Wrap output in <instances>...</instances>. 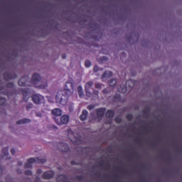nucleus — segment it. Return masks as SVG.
Instances as JSON below:
<instances>
[{
	"mask_svg": "<svg viewBox=\"0 0 182 182\" xmlns=\"http://www.w3.org/2000/svg\"><path fill=\"white\" fill-rule=\"evenodd\" d=\"M114 121L116 122V123H120L122 122V118L117 117H115Z\"/></svg>",
	"mask_w": 182,
	"mask_h": 182,
	"instance_id": "obj_33",
	"label": "nucleus"
},
{
	"mask_svg": "<svg viewBox=\"0 0 182 182\" xmlns=\"http://www.w3.org/2000/svg\"><path fill=\"white\" fill-rule=\"evenodd\" d=\"M96 114L97 115L98 119L102 120L103 117H105V114L106 113V108L101 107L95 109Z\"/></svg>",
	"mask_w": 182,
	"mask_h": 182,
	"instance_id": "obj_6",
	"label": "nucleus"
},
{
	"mask_svg": "<svg viewBox=\"0 0 182 182\" xmlns=\"http://www.w3.org/2000/svg\"><path fill=\"white\" fill-rule=\"evenodd\" d=\"M54 120L58 126H62V124H67V123H69V116L63 115L62 117H60V118L54 117Z\"/></svg>",
	"mask_w": 182,
	"mask_h": 182,
	"instance_id": "obj_5",
	"label": "nucleus"
},
{
	"mask_svg": "<svg viewBox=\"0 0 182 182\" xmlns=\"http://www.w3.org/2000/svg\"><path fill=\"white\" fill-rule=\"evenodd\" d=\"M125 173H126V174H129V172L126 171Z\"/></svg>",
	"mask_w": 182,
	"mask_h": 182,
	"instance_id": "obj_49",
	"label": "nucleus"
},
{
	"mask_svg": "<svg viewBox=\"0 0 182 182\" xmlns=\"http://www.w3.org/2000/svg\"><path fill=\"white\" fill-rule=\"evenodd\" d=\"M57 180L58 182H70L68 181V176L63 174L60 175Z\"/></svg>",
	"mask_w": 182,
	"mask_h": 182,
	"instance_id": "obj_16",
	"label": "nucleus"
},
{
	"mask_svg": "<svg viewBox=\"0 0 182 182\" xmlns=\"http://www.w3.org/2000/svg\"><path fill=\"white\" fill-rule=\"evenodd\" d=\"M59 146V149L61 151H63V153H68V151H69V145H68V144L60 142Z\"/></svg>",
	"mask_w": 182,
	"mask_h": 182,
	"instance_id": "obj_11",
	"label": "nucleus"
},
{
	"mask_svg": "<svg viewBox=\"0 0 182 182\" xmlns=\"http://www.w3.org/2000/svg\"><path fill=\"white\" fill-rule=\"evenodd\" d=\"M93 85V81H89L85 84V89H90Z\"/></svg>",
	"mask_w": 182,
	"mask_h": 182,
	"instance_id": "obj_23",
	"label": "nucleus"
},
{
	"mask_svg": "<svg viewBox=\"0 0 182 182\" xmlns=\"http://www.w3.org/2000/svg\"><path fill=\"white\" fill-rule=\"evenodd\" d=\"M42 114H38V113H36V116L38 117H41Z\"/></svg>",
	"mask_w": 182,
	"mask_h": 182,
	"instance_id": "obj_46",
	"label": "nucleus"
},
{
	"mask_svg": "<svg viewBox=\"0 0 182 182\" xmlns=\"http://www.w3.org/2000/svg\"><path fill=\"white\" fill-rule=\"evenodd\" d=\"M100 167H103V166H105V164H103V163H100Z\"/></svg>",
	"mask_w": 182,
	"mask_h": 182,
	"instance_id": "obj_47",
	"label": "nucleus"
},
{
	"mask_svg": "<svg viewBox=\"0 0 182 182\" xmlns=\"http://www.w3.org/2000/svg\"><path fill=\"white\" fill-rule=\"evenodd\" d=\"M29 80V77L28 75H25L22 77L19 80H18V86H25L26 87L28 83V80Z\"/></svg>",
	"mask_w": 182,
	"mask_h": 182,
	"instance_id": "obj_10",
	"label": "nucleus"
},
{
	"mask_svg": "<svg viewBox=\"0 0 182 182\" xmlns=\"http://www.w3.org/2000/svg\"><path fill=\"white\" fill-rule=\"evenodd\" d=\"M36 173H37V174H42V170L41 169H38Z\"/></svg>",
	"mask_w": 182,
	"mask_h": 182,
	"instance_id": "obj_43",
	"label": "nucleus"
},
{
	"mask_svg": "<svg viewBox=\"0 0 182 182\" xmlns=\"http://www.w3.org/2000/svg\"><path fill=\"white\" fill-rule=\"evenodd\" d=\"M120 99H122V95H120V94H116L114 96V102H119Z\"/></svg>",
	"mask_w": 182,
	"mask_h": 182,
	"instance_id": "obj_22",
	"label": "nucleus"
},
{
	"mask_svg": "<svg viewBox=\"0 0 182 182\" xmlns=\"http://www.w3.org/2000/svg\"><path fill=\"white\" fill-rule=\"evenodd\" d=\"M93 95L95 97H96L97 99H99V90H94Z\"/></svg>",
	"mask_w": 182,
	"mask_h": 182,
	"instance_id": "obj_28",
	"label": "nucleus"
},
{
	"mask_svg": "<svg viewBox=\"0 0 182 182\" xmlns=\"http://www.w3.org/2000/svg\"><path fill=\"white\" fill-rule=\"evenodd\" d=\"M32 107H33V105L32 103H30L26 106L27 110H29V109H32Z\"/></svg>",
	"mask_w": 182,
	"mask_h": 182,
	"instance_id": "obj_35",
	"label": "nucleus"
},
{
	"mask_svg": "<svg viewBox=\"0 0 182 182\" xmlns=\"http://www.w3.org/2000/svg\"><path fill=\"white\" fill-rule=\"evenodd\" d=\"M11 153L14 156V154H15V153H16L15 149H11Z\"/></svg>",
	"mask_w": 182,
	"mask_h": 182,
	"instance_id": "obj_41",
	"label": "nucleus"
},
{
	"mask_svg": "<svg viewBox=\"0 0 182 182\" xmlns=\"http://www.w3.org/2000/svg\"><path fill=\"white\" fill-rule=\"evenodd\" d=\"M17 76L15 73L6 72L4 74V78L5 80H11L12 79H16Z\"/></svg>",
	"mask_w": 182,
	"mask_h": 182,
	"instance_id": "obj_9",
	"label": "nucleus"
},
{
	"mask_svg": "<svg viewBox=\"0 0 182 182\" xmlns=\"http://www.w3.org/2000/svg\"><path fill=\"white\" fill-rule=\"evenodd\" d=\"M4 173V168L0 166V174H2Z\"/></svg>",
	"mask_w": 182,
	"mask_h": 182,
	"instance_id": "obj_42",
	"label": "nucleus"
},
{
	"mask_svg": "<svg viewBox=\"0 0 182 182\" xmlns=\"http://www.w3.org/2000/svg\"><path fill=\"white\" fill-rule=\"evenodd\" d=\"M108 60V58L107 56L101 57L100 59H98L99 63H103V62H106Z\"/></svg>",
	"mask_w": 182,
	"mask_h": 182,
	"instance_id": "obj_21",
	"label": "nucleus"
},
{
	"mask_svg": "<svg viewBox=\"0 0 182 182\" xmlns=\"http://www.w3.org/2000/svg\"><path fill=\"white\" fill-rule=\"evenodd\" d=\"M14 86H15L14 85V82H9L6 84V87H8L9 89H12V87H14Z\"/></svg>",
	"mask_w": 182,
	"mask_h": 182,
	"instance_id": "obj_29",
	"label": "nucleus"
},
{
	"mask_svg": "<svg viewBox=\"0 0 182 182\" xmlns=\"http://www.w3.org/2000/svg\"><path fill=\"white\" fill-rule=\"evenodd\" d=\"M52 114L55 116L57 119H59L62 116V110L59 108H55L52 110Z\"/></svg>",
	"mask_w": 182,
	"mask_h": 182,
	"instance_id": "obj_13",
	"label": "nucleus"
},
{
	"mask_svg": "<svg viewBox=\"0 0 182 182\" xmlns=\"http://www.w3.org/2000/svg\"><path fill=\"white\" fill-rule=\"evenodd\" d=\"M102 86H103V85L102 83L97 82L95 84L96 89H100L102 87Z\"/></svg>",
	"mask_w": 182,
	"mask_h": 182,
	"instance_id": "obj_30",
	"label": "nucleus"
},
{
	"mask_svg": "<svg viewBox=\"0 0 182 182\" xmlns=\"http://www.w3.org/2000/svg\"><path fill=\"white\" fill-rule=\"evenodd\" d=\"M33 163L43 164V163H46V159L30 158L28 159V163L25 164L24 168H32Z\"/></svg>",
	"mask_w": 182,
	"mask_h": 182,
	"instance_id": "obj_4",
	"label": "nucleus"
},
{
	"mask_svg": "<svg viewBox=\"0 0 182 182\" xmlns=\"http://www.w3.org/2000/svg\"><path fill=\"white\" fill-rule=\"evenodd\" d=\"M78 95H79L80 97H82V96H83V91L78 92Z\"/></svg>",
	"mask_w": 182,
	"mask_h": 182,
	"instance_id": "obj_40",
	"label": "nucleus"
},
{
	"mask_svg": "<svg viewBox=\"0 0 182 182\" xmlns=\"http://www.w3.org/2000/svg\"><path fill=\"white\" fill-rule=\"evenodd\" d=\"M142 182H144V179H142Z\"/></svg>",
	"mask_w": 182,
	"mask_h": 182,
	"instance_id": "obj_52",
	"label": "nucleus"
},
{
	"mask_svg": "<svg viewBox=\"0 0 182 182\" xmlns=\"http://www.w3.org/2000/svg\"><path fill=\"white\" fill-rule=\"evenodd\" d=\"M102 93H104V95H106V94L109 93V91L107 90V89H104L102 90Z\"/></svg>",
	"mask_w": 182,
	"mask_h": 182,
	"instance_id": "obj_38",
	"label": "nucleus"
},
{
	"mask_svg": "<svg viewBox=\"0 0 182 182\" xmlns=\"http://www.w3.org/2000/svg\"><path fill=\"white\" fill-rule=\"evenodd\" d=\"M32 100L35 105H41V102L43 100V97L39 94L34 95L32 96Z\"/></svg>",
	"mask_w": 182,
	"mask_h": 182,
	"instance_id": "obj_8",
	"label": "nucleus"
},
{
	"mask_svg": "<svg viewBox=\"0 0 182 182\" xmlns=\"http://www.w3.org/2000/svg\"><path fill=\"white\" fill-rule=\"evenodd\" d=\"M85 94L87 97H92V92H90V89L85 88Z\"/></svg>",
	"mask_w": 182,
	"mask_h": 182,
	"instance_id": "obj_25",
	"label": "nucleus"
},
{
	"mask_svg": "<svg viewBox=\"0 0 182 182\" xmlns=\"http://www.w3.org/2000/svg\"><path fill=\"white\" fill-rule=\"evenodd\" d=\"M87 116H89V112H87V110L84 109L82 110V114L80 117V119L81 120V122H85V120L87 119Z\"/></svg>",
	"mask_w": 182,
	"mask_h": 182,
	"instance_id": "obj_14",
	"label": "nucleus"
},
{
	"mask_svg": "<svg viewBox=\"0 0 182 182\" xmlns=\"http://www.w3.org/2000/svg\"><path fill=\"white\" fill-rule=\"evenodd\" d=\"M35 181H36V182H39V181H41V178L38 177V176H36V179H35Z\"/></svg>",
	"mask_w": 182,
	"mask_h": 182,
	"instance_id": "obj_39",
	"label": "nucleus"
},
{
	"mask_svg": "<svg viewBox=\"0 0 182 182\" xmlns=\"http://www.w3.org/2000/svg\"><path fill=\"white\" fill-rule=\"evenodd\" d=\"M76 179L78 180V181H82V180H83V176L82 175L77 176Z\"/></svg>",
	"mask_w": 182,
	"mask_h": 182,
	"instance_id": "obj_34",
	"label": "nucleus"
},
{
	"mask_svg": "<svg viewBox=\"0 0 182 182\" xmlns=\"http://www.w3.org/2000/svg\"><path fill=\"white\" fill-rule=\"evenodd\" d=\"M20 92H21L23 96V100H25V99L26 97H28V93H29V91L28 89H21Z\"/></svg>",
	"mask_w": 182,
	"mask_h": 182,
	"instance_id": "obj_19",
	"label": "nucleus"
},
{
	"mask_svg": "<svg viewBox=\"0 0 182 182\" xmlns=\"http://www.w3.org/2000/svg\"><path fill=\"white\" fill-rule=\"evenodd\" d=\"M94 72H99V66L95 65L93 68Z\"/></svg>",
	"mask_w": 182,
	"mask_h": 182,
	"instance_id": "obj_37",
	"label": "nucleus"
},
{
	"mask_svg": "<svg viewBox=\"0 0 182 182\" xmlns=\"http://www.w3.org/2000/svg\"><path fill=\"white\" fill-rule=\"evenodd\" d=\"M8 150H9V148L7 147H4L2 149V153H3V156H1V159L3 160H9V158L8 156H9V152L8 151Z\"/></svg>",
	"mask_w": 182,
	"mask_h": 182,
	"instance_id": "obj_12",
	"label": "nucleus"
},
{
	"mask_svg": "<svg viewBox=\"0 0 182 182\" xmlns=\"http://www.w3.org/2000/svg\"><path fill=\"white\" fill-rule=\"evenodd\" d=\"M113 76V73L112 71H107L106 70L102 75V79H106L107 77H112Z\"/></svg>",
	"mask_w": 182,
	"mask_h": 182,
	"instance_id": "obj_15",
	"label": "nucleus"
},
{
	"mask_svg": "<svg viewBox=\"0 0 182 182\" xmlns=\"http://www.w3.org/2000/svg\"><path fill=\"white\" fill-rule=\"evenodd\" d=\"M125 85H120L118 87V92L119 93H126L127 92V87H129V89L134 87V85H136V80H128Z\"/></svg>",
	"mask_w": 182,
	"mask_h": 182,
	"instance_id": "obj_3",
	"label": "nucleus"
},
{
	"mask_svg": "<svg viewBox=\"0 0 182 182\" xmlns=\"http://www.w3.org/2000/svg\"><path fill=\"white\" fill-rule=\"evenodd\" d=\"M83 92V88L82 87V85H79L77 87V92Z\"/></svg>",
	"mask_w": 182,
	"mask_h": 182,
	"instance_id": "obj_36",
	"label": "nucleus"
},
{
	"mask_svg": "<svg viewBox=\"0 0 182 182\" xmlns=\"http://www.w3.org/2000/svg\"><path fill=\"white\" fill-rule=\"evenodd\" d=\"M85 68H90V66H92V63L90 62V60H85Z\"/></svg>",
	"mask_w": 182,
	"mask_h": 182,
	"instance_id": "obj_26",
	"label": "nucleus"
},
{
	"mask_svg": "<svg viewBox=\"0 0 182 182\" xmlns=\"http://www.w3.org/2000/svg\"><path fill=\"white\" fill-rule=\"evenodd\" d=\"M87 109L88 110H93V109H95V105H88V106L87 107Z\"/></svg>",
	"mask_w": 182,
	"mask_h": 182,
	"instance_id": "obj_32",
	"label": "nucleus"
},
{
	"mask_svg": "<svg viewBox=\"0 0 182 182\" xmlns=\"http://www.w3.org/2000/svg\"><path fill=\"white\" fill-rule=\"evenodd\" d=\"M24 174H26V176H32V171L27 170L24 172Z\"/></svg>",
	"mask_w": 182,
	"mask_h": 182,
	"instance_id": "obj_31",
	"label": "nucleus"
},
{
	"mask_svg": "<svg viewBox=\"0 0 182 182\" xmlns=\"http://www.w3.org/2000/svg\"><path fill=\"white\" fill-rule=\"evenodd\" d=\"M6 102V99L5 97H0V106H4Z\"/></svg>",
	"mask_w": 182,
	"mask_h": 182,
	"instance_id": "obj_24",
	"label": "nucleus"
},
{
	"mask_svg": "<svg viewBox=\"0 0 182 182\" xmlns=\"http://www.w3.org/2000/svg\"><path fill=\"white\" fill-rule=\"evenodd\" d=\"M31 83L38 89H46V87H48V81L42 79L41 75L38 73L33 75L31 77Z\"/></svg>",
	"mask_w": 182,
	"mask_h": 182,
	"instance_id": "obj_2",
	"label": "nucleus"
},
{
	"mask_svg": "<svg viewBox=\"0 0 182 182\" xmlns=\"http://www.w3.org/2000/svg\"><path fill=\"white\" fill-rule=\"evenodd\" d=\"M71 164H72V165H75V161H71Z\"/></svg>",
	"mask_w": 182,
	"mask_h": 182,
	"instance_id": "obj_48",
	"label": "nucleus"
},
{
	"mask_svg": "<svg viewBox=\"0 0 182 182\" xmlns=\"http://www.w3.org/2000/svg\"><path fill=\"white\" fill-rule=\"evenodd\" d=\"M65 58H66V54H63V55H62V58H63V59H65Z\"/></svg>",
	"mask_w": 182,
	"mask_h": 182,
	"instance_id": "obj_45",
	"label": "nucleus"
},
{
	"mask_svg": "<svg viewBox=\"0 0 182 182\" xmlns=\"http://www.w3.org/2000/svg\"><path fill=\"white\" fill-rule=\"evenodd\" d=\"M23 163L22 161L18 162V166H23Z\"/></svg>",
	"mask_w": 182,
	"mask_h": 182,
	"instance_id": "obj_44",
	"label": "nucleus"
},
{
	"mask_svg": "<svg viewBox=\"0 0 182 182\" xmlns=\"http://www.w3.org/2000/svg\"><path fill=\"white\" fill-rule=\"evenodd\" d=\"M114 116V111L112 109H109L106 113V117H108V119H113Z\"/></svg>",
	"mask_w": 182,
	"mask_h": 182,
	"instance_id": "obj_17",
	"label": "nucleus"
},
{
	"mask_svg": "<svg viewBox=\"0 0 182 182\" xmlns=\"http://www.w3.org/2000/svg\"><path fill=\"white\" fill-rule=\"evenodd\" d=\"M68 133H69V132H70V129H68Z\"/></svg>",
	"mask_w": 182,
	"mask_h": 182,
	"instance_id": "obj_51",
	"label": "nucleus"
},
{
	"mask_svg": "<svg viewBox=\"0 0 182 182\" xmlns=\"http://www.w3.org/2000/svg\"><path fill=\"white\" fill-rule=\"evenodd\" d=\"M26 123H31V119H23L16 122V124H25Z\"/></svg>",
	"mask_w": 182,
	"mask_h": 182,
	"instance_id": "obj_18",
	"label": "nucleus"
},
{
	"mask_svg": "<svg viewBox=\"0 0 182 182\" xmlns=\"http://www.w3.org/2000/svg\"><path fill=\"white\" fill-rule=\"evenodd\" d=\"M73 92H75V85L70 82H67L64 90H60L57 93L55 97L56 103L65 106L68 103L69 96H72Z\"/></svg>",
	"mask_w": 182,
	"mask_h": 182,
	"instance_id": "obj_1",
	"label": "nucleus"
},
{
	"mask_svg": "<svg viewBox=\"0 0 182 182\" xmlns=\"http://www.w3.org/2000/svg\"><path fill=\"white\" fill-rule=\"evenodd\" d=\"M26 85H27L26 86H28V82H26ZM28 86H29V85H28Z\"/></svg>",
	"mask_w": 182,
	"mask_h": 182,
	"instance_id": "obj_53",
	"label": "nucleus"
},
{
	"mask_svg": "<svg viewBox=\"0 0 182 182\" xmlns=\"http://www.w3.org/2000/svg\"><path fill=\"white\" fill-rule=\"evenodd\" d=\"M108 84L113 87L115 85H117V80L116 79H112L109 81Z\"/></svg>",
	"mask_w": 182,
	"mask_h": 182,
	"instance_id": "obj_20",
	"label": "nucleus"
},
{
	"mask_svg": "<svg viewBox=\"0 0 182 182\" xmlns=\"http://www.w3.org/2000/svg\"><path fill=\"white\" fill-rule=\"evenodd\" d=\"M109 124H112V121H110V122H109Z\"/></svg>",
	"mask_w": 182,
	"mask_h": 182,
	"instance_id": "obj_50",
	"label": "nucleus"
},
{
	"mask_svg": "<svg viewBox=\"0 0 182 182\" xmlns=\"http://www.w3.org/2000/svg\"><path fill=\"white\" fill-rule=\"evenodd\" d=\"M126 118L127 119V120H129V122H132V120H133V114H128L126 115Z\"/></svg>",
	"mask_w": 182,
	"mask_h": 182,
	"instance_id": "obj_27",
	"label": "nucleus"
},
{
	"mask_svg": "<svg viewBox=\"0 0 182 182\" xmlns=\"http://www.w3.org/2000/svg\"><path fill=\"white\" fill-rule=\"evenodd\" d=\"M54 176L55 172H53V171H48L43 173L42 178H43V180H50V178H53Z\"/></svg>",
	"mask_w": 182,
	"mask_h": 182,
	"instance_id": "obj_7",
	"label": "nucleus"
}]
</instances>
